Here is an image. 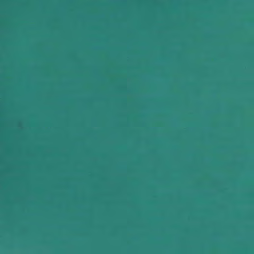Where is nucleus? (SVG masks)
Wrapping results in <instances>:
<instances>
[{
	"mask_svg": "<svg viewBox=\"0 0 254 254\" xmlns=\"http://www.w3.org/2000/svg\"><path fill=\"white\" fill-rule=\"evenodd\" d=\"M91 37H95V0H91Z\"/></svg>",
	"mask_w": 254,
	"mask_h": 254,
	"instance_id": "1",
	"label": "nucleus"
},
{
	"mask_svg": "<svg viewBox=\"0 0 254 254\" xmlns=\"http://www.w3.org/2000/svg\"><path fill=\"white\" fill-rule=\"evenodd\" d=\"M96 16H100L98 13V12L97 11V9H96Z\"/></svg>",
	"mask_w": 254,
	"mask_h": 254,
	"instance_id": "2",
	"label": "nucleus"
},
{
	"mask_svg": "<svg viewBox=\"0 0 254 254\" xmlns=\"http://www.w3.org/2000/svg\"><path fill=\"white\" fill-rule=\"evenodd\" d=\"M77 15H74V16H77Z\"/></svg>",
	"mask_w": 254,
	"mask_h": 254,
	"instance_id": "3",
	"label": "nucleus"
},
{
	"mask_svg": "<svg viewBox=\"0 0 254 254\" xmlns=\"http://www.w3.org/2000/svg\"><path fill=\"white\" fill-rule=\"evenodd\" d=\"M77 15H74V16H77Z\"/></svg>",
	"mask_w": 254,
	"mask_h": 254,
	"instance_id": "4",
	"label": "nucleus"
},
{
	"mask_svg": "<svg viewBox=\"0 0 254 254\" xmlns=\"http://www.w3.org/2000/svg\"><path fill=\"white\" fill-rule=\"evenodd\" d=\"M77 15H74V16H77Z\"/></svg>",
	"mask_w": 254,
	"mask_h": 254,
	"instance_id": "5",
	"label": "nucleus"
},
{
	"mask_svg": "<svg viewBox=\"0 0 254 254\" xmlns=\"http://www.w3.org/2000/svg\"><path fill=\"white\" fill-rule=\"evenodd\" d=\"M109 16H112V15H109Z\"/></svg>",
	"mask_w": 254,
	"mask_h": 254,
	"instance_id": "6",
	"label": "nucleus"
},
{
	"mask_svg": "<svg viewBox=\"0 0 254 254\" xmlns=\"http://www.w3.org/2000/svg\"><path fill=\"white\" fill-rule=\"evenodd\" d=\"M109 16H112V15H109Z\"/></svg>",
	"mask_w": 254,
	"mask_h": 254,
	"instance_id": "7",
	"label": "nucleus"
},
{
	"mask_svg": "<svg viewBox=\"0 0 254 254\" xmlns=\"http://www.w3.org/2000/svg\"><path fill=\"white\" fill-rule=\"evenodd\" d=\"M109 16H112V15H109Z\"/></svg>",
	"mask_w": 254,
	"mask_h": 254,
	"instance_id": "8",
	"label": "nucleus"
}]
</instances>
